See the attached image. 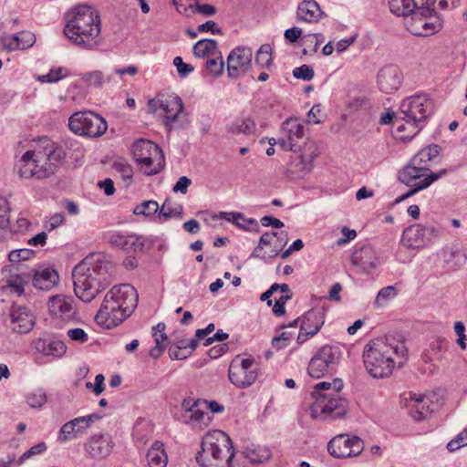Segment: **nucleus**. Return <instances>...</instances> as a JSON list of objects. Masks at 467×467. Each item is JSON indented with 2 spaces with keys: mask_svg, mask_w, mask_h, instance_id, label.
Returning <instances> with one entry per match:
<instances>
[{
  "mask_svg": "<svg viewBox=\"0 0 467 467\" xmlns=\"http://www.w3.org/2000/svg\"><path fill=\"white\" fill-rule=\"evenodd\" d=\"M63 147L47 137L39 139L36 148L26 151L15 170L21 179L43 180L55 174L64 164Z\"/></svg>",
  "mask_w": 467,
  "mask_h": 467,
  "instance_id": "nucleus-1",
  "label": "nucleus"
},
{
  "mask_svg": "<svg viewBox=\"0 0 467 467\" xmlns=\"http://www.w3.org/2000/svg\"><path fill=\"white\" fill-rule=\"evenodd\" d=\"M64 35L73 45L85 50L96 49L101 42V21L98 10L78 5L64 14Z\"/></svg>",
  "mask_w": 467,
  "mask_h": 467,
  "instance_id": "nucleus-2",
  "label": "nucleus"
},
{
  "mask_svg": "<svg viewBox=\"0 0 467 467\" xmlns=\"http://www.w3.org/2000/svg\"><path fill=\"white\" fill-rule=\"evenodd\" d=\"M139 295L130 284L114 285L105 296L95 320L109 328L128 318L138 306Z\"/></svg>",
  "mask_w": 467,
  "mask_h": 467,
  "instance_id": "nucleus-3",
  "label": "nucleus"
},
{
  "mask_svg": "<svg viewBox=\"0 0 467 467\" xmlns=\"http://www.w3.org/2000/svg\"><path fill=\"white\" fill-rule=\"evenodd\" d=\"M390 337L370 341L364 349L363 359L368 372L377 379L389 376L394 368L392 354L406 359L408 349L403 341L394 342Z\"/></svg>",
  "mask_w": 467,
  "mask_h": 467,
  "instance_id": "nucleus-4",
  "label": "nucleus"
},
{
  "mask_svg": "<svg viewBox=\"0 0 467 467\" xmlns=\"http://www.w3.org/2000/svg\"><path fill=\"white\" fill-rule=\"evenodd\" d=\"M433 102L426 94H416L404 99L397 112V133L400 140H408L416 136L431 115Z\"/></svg>",
  "mask_w": 467,
  "mask_h": 467,
  "instance_id": "nucleus-5",
  "label": "nucleus"
},
{
  "mask_svg": "<svg viewBox=\"0 0 467 467\" xmlns=\"http://www.w3.org/2000/svg\"><path fill=\"white\" fill-rule=\"evenodd\" d=\"M111 275L107 265H75L72 277L76 296L83 302H91L111 283Z\"/></svg>",
  "mask_w": 467,
  "mask_h": 467,
  "instance_id": "nucleus-6",
  "label": "nucleus"
},
{
  "mask_svg": "<svg viewBox=\"0 0 467 467\" xmlns=\"http://www.w3.org/2000/svg\"><path fill=\"white\" fill-rule=\"evenodd\" d=\"M234 448L230 437L223 431L208 432L202 439V451L196 462L202 467H232Z\"/></svg>",
  "mask_w": 467,
  "mask_h": 467,
  "instance_id": "nucleus-7",
  "label": "nucleus"
},
{
  "mask_svg": "<svg viewBox=\"0 0 467 467\" xmlns=\"http://www.w3.org/2000/svg\"><path fill=\"white\" fill-rule=\"evenodd\" d=\"M68 128L77 135L99 138L106 132L108 123L104 118L97 113L79 111L70 116Z\"/></svg>",
  "mask_w": 467,
  "mask_h": 467,
  "instance_id": "nucleus-8",
  "label": "nucleus"
},
{
  "mask_svg": "<svg viewBox=\"0 0 467 467\" xmlns=\"http://www.w3.org/2000/svg\"><path fill=\"white\" fill-rule=\"evenodd\" d=\"M348 400L337 392L334 394H322L317 396V400L310 407L311 416L314 419L335 420L346 415L348 410Z\"/></svg>",
  "mask_w": 467,
  "mask_h": 467,
  "instance_id": "nucleus-9",
  "label": "nucleus"
},
{
  "mask_svg": "<svg viewBox=\"0 0 467 467\" xmlns=\"http://www.w3.org/2000/svg\"><path fill=\"white\" fill-rule=\"evenodd\" d=\"M259 368L254 358H240L236 356L230 363L228 378L238 389L252 386L258 379Z\"/></svg>",
  "mask_w": 467,
  "mask_h": 467,
  "instance_id": "nucleus-10",
  "label": "nucleus"
},
{
  "mask_svg": "<svg viewBox=\"0 0 467 467\" xmlns=\"http://www.w3.org/2000/svg\"><path fill=\"white\" fill-rule=\"evenodd\" d=\"M287 233L266 232L259 241L257 247L254 250L252 256L259 260H272L282 251L286 244Z\"/></svg>",
  "mask_w": 467,
  "mask_h": 467,
  "instance_id": "nucleus-11",
  "label": "nucleus"
},
{
  "mask_svg": "<svg viewBox=\"0 0 467 467\" xmlns=\"http://www.w3.org/2000/svg\"><path fill=\"white\" fill-rule=\"evenodd\" d=\"M364 450V441L358 436L341 434L327 443L328 453L335 458H347L359 455Z\"/></svg>",
  "mask_w": 467,
  "mask_h": 467,
  "instance_id": "nucleus-12",
  "label": "nucleus"
},
{
  "mask_svg": "<svg viewBox=\"0 0 467 467\" xmlns=\"http://www.w3.org/2000/svg\"><path fill=\"white\" fill-rule=\"evenodd\" d=\"M253 51L250 47H237L227 57L228 77L236 79L244 76L251 67Z\"/></svg>",
  "mask_w": 467,
  "mask_h": 467,
  "instance_id": "nucleus-13",
  "label": "nucleus"
},
{
  "mask_svg": "<svg viewBox=\"0 0 467 467\" xmlns=\"http://www.w3.org/2000/svg\"><path fill=\"white\" fill-rule=\"evenodd\" d=\"M403 82V74L393 64L385 65L377 73V85L385 94H393L400 89Z\"/></svg>",
  "mask_w": 467,
  "mask_h": 467,
  "instance_id": "nucleus-14",
  "label": "nucleus"
},
{
  "mask_svg": "<svg viewBox=\"0 0 467 467\" xmlns=\"http://www.w3.org/2000/svg\"><path fill=\"white\" fill-rule=\"evenodd\" d=\"M35 325L33 313L26 306H13L9 314L8 327L16 333L26 334Z\"/></svg>",
  "mask_w": 467,
  "mask_h": 467,
  "instance_id": "nucleus-15",
  "label": "nucleus"
},
{
  "mask_svg": "<svg viewBox=\"0 0 467 467\" xmlns=\"http://www.w3.org/2000/svg\"><path fill=\"white\" fill-rule=\"evenodd\" d=\"M84 447L90 458L102 460L111 453L114 441L109 434H95L87 441Z\"/></svg>",
  "mask_w": 467,
  "mask_h": 467,
  "instance_id": "nucleus-16",
  "label": "nucleus"
},
{
  "mask_svg": "<svg viewBox=\"0 0 467 467\" xmlns=\"http://www.w3.org/2000/svg\"><path fill=\"white\" fill-rule=\"evenodd\" d=\"M109 242L126 252L137 253L142 251L146 238L135 234H124L120 232H112L109 234Z\"/></svg>",
  "mask_w": 467,
  "mask_h": 467,
  "instance_id": "nucleus-17",
  "label": "nucleus"
},
{
  "mask_svg": "<svg viewBox=\"0 0 467 467\" xmlns=\"http://www.w3.org/2000/svg\"><path fill=\"white\" fill-rule=\"evenodd\" d=\"M48 308L51 315L62 319H71L76 314L73 298L64 295H56L50 297Z\"/></svg>",
  "mask_w": 467,
  "mask_h": 467,
  "instance_id": "nucleus-18",
  "label": "nucleus"
},
{
  "mask_svg": "<svg viewBox=\"0 0 467 467\" xmlns=\"http://www.w3.org/2000/svg\"><path fill=\"white\" fill-rule=\"evenodd\" d=\"M160 109L165 112L164 124L169 131L172 129V123L178 119L180 113L183 111V103L180 97L171 96L161 99Z\"/></svg>",
  "mask_w": 467,
  "mask_h": 467,
  "instance_id": "nucleus-19",
  "label": "nucleus"
},
{
  "mask_svg": "<svg viewBox=\"0 0 467 467\" xmlns=\"http://www.w3.org/2000/svg\"><path fill=\"white\" fill-rule=\"evenodd\" d=\"M0 40L6 50L15 51L32 47L36 41V36L29 31H21L18 34L4 36Z\"/></svg>",
  "mask_w": 467,
  "mask_h": 467,
  "instance_id": "nucleus-20",
  "label": "nucleus"
},
{
  "mask_svg": "<svg viewBox=\"0 0 467 467\" xmlns=\"http://www.w3.org/2000/svg\"><path fill=\"white\" fill-rule=\"evenodd\" d=\"M58 281V273L51 267L36 270L31 275L32 285L39 290L48 291L57 285Z\"/></svg>",
  "mask_w": 467,
  "mask_h": 467,
  "instance_id": "nucleus-21",
  "label": "nucleus"
},
{
  "mask_svg": "<svg viewBox=\"0 0 467 467\" xmlns=\"http://www.w3.org/2000/svg\"><path fill=\"white\" fill-rule=\"evenodd\" d=\"M428 171L429 168L414 164L413 160H411L410 164L400 172L399 179L407 186H414L421 182L428 176Z\"/></svg>",
  "mask_w": 467,
  "mask_h": 467,
  "instance_id": "nucleus-22",
  "label": "nucleus"
},
{
  "mask_svg": "<svg viewBox=\"0 0 467 467\" xmlns=\"http://www.w3.org/2000/svg\"><path fill=\"white\" fill-rule=\"evenodd\" d=\"M304 125L296 119H287L282 124V130L289 139V150L297 151L300 149L299 140L304 137Z\"/></svg>",
  "mask_w": 467,
  "mask_h": 467,
  "instance_id": "nucleus-23",
  "label": "nucleus"
},
{
  "mask_svg": "<svg viewBox=\"0 0 467 467\" xmlns=\"http://www.w3.org/2000/svg\"><path fill=\"white\" fill-rule=\"evenodd\" d=\"M35 349L46 356L61 357L66 353V345L51 337L37 338L34 341Z\"/></svg>",
  "mask_w": 467,
  "mask_h": 467,
  "instance_id": "nucleus-24",
  "label": "nucleus"
},
{
  "mask_svg": "<svg viewBox=\"0 0 467 467\" xmlns=\"http://www.w3.org/2000/svg\"><path fill=\"white\" fill-rule=\"evenodd\" d=\"M325 323V311L322 308L311 309L306 313L301 323V330L315 336Z\"/></svg>",
  "mask_w": 467,
  "mask_h": 467,
  "instance_id": "nucleus-25",
  "label": "nucleus"
},
{
  "mask_svg": "<svg viewBox=\"0 0 467 467\" xmlns=\"http://www.w3.org/2000/svg\"><path fill=\"white\" fill-rule=\"evenodd\" d=\"M427 231L433 232L434 230L420 224L410 225L403 231L401 241L407 247H420L424 243V236Z\"/></svg>",
  "mask_w": 467,
  "mask_h": 467,
  "instance_id": "nucleus-26",
  "label": "nucleus"
},
{
  "mask_svg": "<svg viewBox=\"0 0 467 467\" xmlns=\"http://www.w3.org/2000/svg\"><path fill=\"white\" fill-rule=\"evenodd\" d=\"M296 15L298 20L312 23L317 22L324 16V12L315 0H304L299 4Z\"/></svg>",
  "mask_w": 467,
  "mask_h": 467,
  "instance_id": "nucleus-27",
  "label": "nucleus"
},
{
  "mask_svg": "<svg viewBox=\"0 0 467 467\" xmlns=\"http://www.w3.org/2000/svg\"><path fill=\"white\" fill-rule=\"evenodd\" d=\"M132 154L136 162H138L137 154H141V157H149L150 155H154L159 159L162 158V150H161V148L156 143L147 140H137L133 144Z\"/></svg>",
  "mask_w": 467,
  "mask_h": 467,
  "instance_id": "nucleus-28",
  "label": "nucleus"
},
{
  "mask_svg": "<svg viewBox=\"0 0 467 467\" xmlns=\"http://www.w3.org/2000/svg\"><path fill=\"white\" fill-rule=\"evenodd\" d=\"M314 157L310 156L306 159L303 155H298L293 158L288 165L287 171L293 178L304 177L306 173L310 172L313 168Z\"/></svg>",
  "mask_w": 467,
  "mask_h": 467,
  "instance_id": "nucleus-29",
  "label": "nucleus"
},
{
  "mask_svg": "<svg viewBox=\"0 0 467 467\" xmlns=\"http://www.w3.org/2000/svg\"><path fill=\"white\" fill-rule=\"evenodd\" d=\"M147 462L150 467H166L168 456L161 441H156L147 452Z\"/></svg>",
  "mask_w": 467,
  "mask_h": 467,
  "instance_id": "nucleus-30",
  "label": "nucleus"
},
{
  "mask_svg": "<svg viewBox=\"0 0 467 467\" xmlns=\"http://www.w3.org/2000/svg\"><path fill=\"white\" fill-rule=\"evenodd\" d=\"M255 130V123L250 118H237L226 125V131L233 136L250 135Z\"/></svg>",
  "mask_w": 467,
  "mask_h": 467,
  "instance_id": "nucleus-31",
  "label": "nucleus"
},
{
  "mask_svg": "<svg viewBox=\"0 0 467 467\" xmlns=\"http://www.w3.org/2000/svg\"><path fill=\"white\" fill-rule=\"evenodd\" d=\"M428 399L422 394H411L409 404L410 414L415 420H421L429 411Z\"/></svg>",
  "mask_w": 467,
  "mask_h": 467,
  "instance_id": "nucleus-32",
  "label": "nucleus"
},
{
  "mask_svg": "<svg viewBox=\"0 0 467 467\" xmlns=\"http://www.w3.org/2000/svg\"><path fill=\"white\" fill-rule=\"evenodd\" d=\"M138 164L140 165V170L147 176L155 175L161 171V170L164 167V155L162 154V158L159 159L154 155H150L149 157H141L138 155Z\"/></svg>",
  "mask_w": 467,
  "mask_h": 467,
  "instance_id": "nucleus-33",
  "label": "nucleus"
},
{
  "mask_svg": "<svg viewBox=\"0 0 467 467\" xmlns=\"http://www.w3.org/2000/svg\"><path fill=\"white\" fill-rule=\"evenodd\" d=\"M317 354L320 356L322 360L327 364V367L333 370L335 367L339 363L342 353L340 348L334 345H325L318 351Z\"/></svg>",
  "mask_w": 467,
  "mask_h": 467,
  "instance_id": "nucleus-34",
  "label": "nucleus"
},
{
  "mask_svg": "<svg viewBox=\"0 0 467 467\" xmlns=\"http://www.w3.org/2000/svg\"><path fill=\"white\" fill-rule=\"evenodd\" d=\"M441 147L437 144L429 145L413 156V163L429 168V162L439 157Z\"/></svg>",
  "mask_w": 467,
  "mask_h": 467,
  "instance_id": "nucleus-35",
  "label": "nucleus"
},
{
  "mask_svg": "<svg viewBox=\"0 0 467 467\" xmlns=\"http://www.w3.org/2000/svg\"><path fill=\"white\" fill-rule=\"evenodd\" d=\"M389 10L397 16L412 15V19H416L417 13L414 12L412 0H389Z\"/></svg>",
  "mask_w": 467,
  "mask_h": 467,
  "instance_id": "nucleus-36",
  "label": "nucleus"
},
{
  "mask_svg": "<svg viewBox=\"0 0 467 467\" xmlns=\"http://www.w3.org/2000/svg\"><path fill=\"white\" fill-rule=\"evenodd\" d=\"M378 259L375 249L369 244L357 248L351 254V263H374Z\"/></svg>",
  "mask_w": 467,
  "mask_h": 467,
  "instance_id": "nucleus-37",
  "label": "nucleus"
},
{
  "mask_svg": "<svg viewBox=\"0 0 467 467\" xmlns=\"http://www.w3.org/2000/svg\"><path fill=\"white\" fill-rule=\"evenodd\" d=\"M343 381L340 379H336L333 382H319L314 387L312 396L315 398V400H317V396H321L322 394L337 395V392H339L343 389Z\"/></svg>",
  "mask_w": 467,
  "mask_h": 467,
  "instance_id": "nucleus-38",
  "label": "nucleus"
},
{
  "mask_svg": "<svg viewBox=\"0 0 467 467\" xmlns=\"http://www.w3.org/2000/svg\"><path fill=\"white\" fill-rule=\"evenodd\" d=\"M217 42L213 39H202L193 46V54L197 57L214 56L218 53Z\"/></svg>",
  "mask_w": 467,
  "mask_h": 467,
  "instance_id": "nucleus-39",
  "label": "nucleus"
},
{
  "mask_svg": "<svg viewBox=\"0 0 467 467\" xmlns=\"http://www.w3.org/2000/svg\"><path fill=\"white\" fill-rule=\"evenodd\" d=\"M222 218L224 220L233 223L236 226L248 230L249 225H254L258 228V223L255 219L253 218H245L243 213H221Z\"/></svg>",
  "mask_w": 467,
  "mask_h": 467,
  "instance_id": "nucleus-40",
  "label": "nucleus"
},
{
  "mask_svg": "<svg viewBox=\"0 0 467 467\" xmlns=\"http://www.w3.org/2000/svg\"><path fill=\"white\" fill-rule=\"evenodd\" d=\"M331 369L327 367V364L322 360L317 352L313 356L309 361L307 372L310 377L319 379L323 377L327 372Z\"/></svg>",
  "mask_w": 467,
  "mask_h": 467,
  "instance_id": "nucleus-41",
  "label": "nucleus"
},
{
  "mask_svg": "<svg viewBox=\"0 0 467 467\" xmlns=\"http://www.w3.org/2000/svg\"><path fill=\"white\" fill-rule=\"evenodd\" d=\"M31 281V274H16L11 275L7 280V285L19 296L25 291V285Z\"/></svg>",
  "mask_w": 467,
  "mask_h": 467,
  "instance_id": "nucleus-42",
  "label": "nucleus"
},
{
  "mask_svg": "<svg viewBox=\"0 0 467 467\" xmlns=\"http://www.w3.org/2000/svg\"><path fill=\"white\" fill-rule=\"evenodd\" d=\"M158 218L161 222L167 221L171 218H182V206L178 205L172 207L168 200L164 202L161 208L160 209Z\"/></svg>",
  "mask_w": 467,
  "mask_h": 467,
  "instance_id": "nucleus-43",
  "label": "nucleus"
},
{
  "mask_svg": "<svg viewBox=\"0 0 467 467\" xmlns=\"http://www.w3.org/2000/svg\"><path fill=\"white\" fill-rule=\"evenodd\" d=\"M79 437V429H77L73 420L66 422L59 430L57 441L66 442Z\"/></svg>",
  "mask_w": 467,
  "mask_h": 467,
  "instance_id": "nucleus-44",
  "label": "nucleus"
},
{
  "mask_svg": "<svg viewBox=\"0 0 467 467\" xmlns=\"http://www.w3.org/2000/svg\"><path fill=\"white\" fill-rule=\"evenodd\" d=\"M254 60L261 68L270 67L273 61L271 46L269 44L262 45L256 52Z\"/></svg>",
  "mask_w": 467,
  "mask_h": 467,
  "instance_id": "nucleus-45",
  "label": "nucleus"
},
{
  "mask_svg": "<svg viewBox=\"0 0 467 467\" xmlns=\"http://www.w3.org/2000/svg\"><path fill=\"white\" fill-rule=\"evenodd\" d=\"M213 58L207 59L205 63L206 70L213 77H220L224 68V62L221 52H218Z\"/></svg>",
  "mask_w": 467,
  "mask_h": 467,
  "instance_id": "nucleus-46",
  "label": "nucleus"
},
{
  "mask_svg": "<svg viewBox=\"0 0 467 467\" xmlns=\"http://www.w3.org/2000/svg\"><path fill=\"white\" fill-rule=\"evenodd\" d=\"M159 204L156 201H145L140 204L137 205L133 213L136 215H144L146 217L154 215L159 211Z\"/></svg>",
  "mask_w": 467,
  "mask_h": 467,
  "instance_id": "nucleus-47",
  "label": "nucleus"
},
{
  "mask_svg": "<svg viewBox=\"0 0 467 467\" xmlns=\"http://www.w3.org/2000/svg\"><path fill=\"white\" fill-rule=\"evenodd\" d=\"M47 397L45 390L38 389L26 395V403L31 408H41L47 402Z\"/></svg>",
  "mask_w": 467,
  "mask_h": 467,
  "instance_id": "nucleus-48",
  "label": "nucleus"
},
{
  "mask_svg": "<svg viewBox=\"0 0 467 467\" xmlns=\"http://www.w3.org/2000/svg\"><path fill=\"white\" fill-rule=\"evenodd\" d=\"M101 418L97 413L73 419L75 426L79 429V437L90 427L91 423Z\"/></svg>",
  "mask_w": 467,
  "mask_h": 467,
  "instance_id": "nucleus-49",
  "label": "nucleus"
},
{
  "mask_svg": "<svg viewBox=\"0 0 467 467\" xmlns=\"http://www.w3.org/2000/svg\"><path fill=\"white\" fill-rule=\"evenodd\" d=\"M414 5V12L417 13V16H427L434 13V9L431 7L435 0H412Z\"/></svg>",
  "mask_w": 467,
  "mask_h": 467,
  "instance_id": "nucleus-50",
  "label": "nucleus"
},
{
  "mask_svg": "<svg viewBox=\"0 0 467 467\" xmlns=\"http://www.w3.org/2000/svg\"><path fill=\"white\" fill-rule=\"evenodd\" d=\"M35 251L32 249H17L13 250L8 254L9 263H21L23 261H28L33 258Z\"/></svg>",
  "mask_w": 467,
  "mask_h": 467,
  "instance_id": "nucleus-51",
  "label": "nucleus"
},
{
  "mask_svg": "<svg viewBox=\"0 0 467 467\" xmlns=\"http://www.w3.org/2000/svg\"><path fill=\"white\" fill-rule=\"evenodd\" d=\"M112 167L121 176L123 181L128 184L130 183L133 177V169L130 164L123 161H115Z\"/></svg>",
  "mask_w": 467,
  "mask_h": 467,
  "instance_id": "nucleus-52",
  "label": "nucleus"
},
{
  "mask_svg": "<svg viewBox=\"0 0 467 467\" xmlns=\"http://www.w3.org/2000/svg\"><path fill=\"white\" fill-rule=\"evenodd\" d=\"M63 67H57L51 69L47 74L37 77V80L42 83H55L64 78L67 74H64Z\"/></svg>",
  "mask_w": 467,
  "mask_h": 467,
  "instance_id": "nucleus-53",
  "label": "nucleus"
},
{
  "mask_svg": "<svg viewBox=\"0 0 467 467\" xmlns=\"http://www.w3.org/2000/svg\"><path fill=\"white\" fill-rule=\"evenodd\" d=\"M397 296V290L394 286L389 285L380 289L376 296L375 305L378 307L382 306L385 302Z\"/></svg>",
  "mask_w": 467,
  "mask_h": 467,
  "instance_id": "nucleus-54",
  "label": "nucleus"
},
{
  "mask_svg": "<svg viewBox=\"0 0 467 467\" xmlns=\"http://www.w3.org/2000/svg\"><path fill=\"white\" fill-rule=\"evenodd\" d=\"M417 23L422 28V31H414V35H431L434 32H437L441 26L439 21H436L435 23L428 22L426 19L421 17L417 20Z\"/></svg>",
  "mask_w": 467,
  "mask_h": 467,
  "instance_id": "nucleus-55",
  "label": "nucleus"
},
{
  "mask_svg": "<svg viewBox=\"0 0 467 467\" xmlns=\"http://www.w3.org/2000/svg\"><path fill=\"white\" fill-rule=\"evenodd\" d=\"M315 76L314 69L311 66L304 64L293 69V77L305 81L311 80Z\"/></svg>",
  "mask_w": 467,
  "mask_h": 467,
  "instance_id": "nucleus-56",
  "label": "nucleus"
},
{
  "mask_svg": "<svg viewBox=\"0 0 467 467\" xmlns=\"http://www.w3.org/2000/svg\"><path fill=\"white\" fill-rule=\"evenodd\" d=\"M370 107L369 99L365 96H358L351 99L348 103V108L351 111L367 109Z\"/></svg>",
  "mask_w": 467,
  "mask_h": 467,
  "instance_id": "nucleus-57",
  "label": "nucleus"
},
{
  "mask_svg": "<svg viewBox=\"0 0 467 467\" xmlns=\"http://www.w3.org/2000/svg\"><path fill=\"white\" fill-rule=\"evenodd\" d=\"M82 79L95 88H101L104 82V75L101 71L95 70L84 74Z\"/></svg>",
  "mask_w": 467,
  "mask_h": 467,
  "instance_id": "nucleus-58",
  "label": "nucleus"
},
{
  "mask_svg": "<svg viewBox=\"0 0 467 467\" xmlns=\"http://www.w3.org/2000/svg\"><path fill=\"white\" fill-rule=\"evenodd\" d=\"M9 202L4 197H0V229H5L9 225Z\"/></svg>",
  "mask_w": 467,
  "mask_h": 467,
  "instance_id": "nucleus-59",
  "label": "nucleus"
},
{
  "mask_svg": "<svg viewBox=\"0 0 467 467\" xmlns=\"http://www.w3.org/2000/svg\"><path fill=\"white\" fill-rule=\"evenodd\" d=\"M173 65L176 67L177 71L182 78L187 77L194 69L192 65L184 63L181 57H174Z\"/></svg>",
  "mask_w": 467,
  "mask_h": 467,
  "instance_id": "nucleus-60",
  "label": "nucleus"
},
{
  "mask_svg": "<svg viewBox=\"0 0 467 467\" xmlns=\"http://www.w3.org/2000/svg\"><path fill=\"white\" fill-rule=\"evenodd\" d=\"M318 37H322V34L315 33L306 35L303 37V43L306 47H313V51L316 52L318 46L322 43V40H318Z\"/></svg>",
  "mask_w": 467,
  "mask_h": 467,
  "instance_id": "nucleus-61",
  "label": "nucleus"
},
{
  "mask_svg": "<svg viewBox=\"0 0 467 467\" xmlns=\"http://www.w3.org/2000/svg\"><path fill=\"white\" fill-rule=\"evenodd\" d=\"M68 337L79 343H86L88 340V334L82 328H72L67 331Z\"/></svg>",
  "mask_w": 467,
  "mask_h": 467,
  "instance_id": "nucleus-62",
  "label": "nucleus"
},
{
  "mask_svg": "<svg viewBox=\"0 0 467 467\" xmlns=\"http://www.w3.org/2000/svg\"><path fill=\"white\" fill-rule=\"evenodd\" d=\"M192 184V180L187 176H182L179 178L177 182L172 188L174 192H181L185 194L188 191V187Z\"/></svg>",
  "mask_w": 467,
  "mask_h": 467,
  "instance_id": "nucleus-63",
  "label": "nucleus"
},
{
  "mask_svg": "<svg viewBox=\"0 0 467 467\" xmlns=\"http://www.w3.org/2000/svg\"><path fill=\"white\" fill-rule=\"evenodd\" d=\"M292 333L283 332L280 336L275 337L272 340V345L277 349L286 347L287 342L291 339Z\"/></svg>",
  "mask_w": 467,
  "mask_h": 467,
  "instance_id": "nucleus-64",
  "label": "nucleus"
}]
</instances>
